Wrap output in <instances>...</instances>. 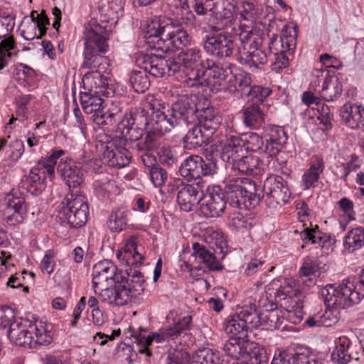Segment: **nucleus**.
I'll return each instance as SVG.
<instances>
[{"label": "nucleus", "instance_id": "f257e3e1", "mask_svg": "<svg viewBox=\"0 0 364 364\" xmlns=\"http://www.w3.org/2000/svg\"><path fill=\"white\" fill-rule=\"evenodd\" d=\"M117 257L124 263L127 281H120L114 284L113 288L109 284L99 287L100 296L103 301L123 306L132 301V298L141 295L144 291V279L141 272L136 269L142 264L143 256L136 251V245L132 240L119 250Z\"/></svg>", "mask_w": 364, "mask_h": 364}, {"label": "nucleus", "instance_id": "f03ea898", "mask_svg": "<svg viewBox=\"0 0 364 364\" xmlns=\"http://www.w3.org/2000/svg\"><path fill=\"white\" fill-rule=\"evenodd\" d=\"M145 38L149 46L164 53H177L166 60L167 68L173 75L179 72L182 65V26L173 20L156 18L148 23L144 31ZM171 75V73H169Z\"/></svg>", "mask_w": 364, "mask_h": 364}, {"label": "nucleus", "instance_id": "7ed1b4c3", "mask_svg": "<svg viewBox=\"0 0 364 364\" xmlns=\"http://www.w3.org/2000/svg\"><path fill=\"white\" fill-rule=\"evenodd\" d=\"M85 50L82 66L95 70L94 72H105L108 66V59L101 53L108 50V34L107 30L95 19L85 25Z\"/></svg>", "mask_w": 364, "mask_h": 364}, {"label": "nucleus", "instance_id": "20e7f679", "mask_svg": "<svg viewBox=\"0 0 364 364\" xmlns=\"http://www.w3.org/2000/svg\"><path fill=\"white\" fill-rule=\"evenodd\" d=\"M171 95H176L178 98L173 103L170 110V117L162 112L153 111L148 121L147 133L145 137L146 149H151L154 147V142L164 133L169 132L171 128L178 127L182 121V104L180 98L181 92L180 87H173L170 90Z\"/></svg>", "mask_w": 364, "mask_h": 364}, {"label": "nucleus", "instance_id": "39448f33", "mask_svg": "<svg viewBox=\"0 0 364 364\" xmlns=\"http://www.w3.org/2000/svg\"><path fill=\"white\" fill-rule=\"evenodd\" d=\"M256 183L247 178H237L228 180L225 183L223 193L228 204L237 209L255 207L262 199L258 193Z\"/></svg>", "mask_w": 364, "mask_h": 364}, {"label": "nucleus", "instance_id": "423d86ee", "mask_svg": "<svg viewBox=\"0 0 364 364\" xmlns=\"http://www.w3.org/2000/svg\"><path fill=\"white\" fill-rule=\"evenodd\" d=\"M205 247L198 242L193 245L194 254L203 260L206 267L211 271H219L223 267L220 262L227 253L226 238L222 231L208 228L205 235Z\"/></svg>", "mask_w": 364, "mask_h": 364}, {"label": "nucleus", "instance_id": "0eeeda50", "mask_svg": "<svg viewBox=\"0 0 364 364\" xmlns=\"http://www.w3.org/2000/svg\"><path fill=\"white\" fill-rule=\"evenodd\" d=\"M356 279L347 278L336 286L328 284L321 289V296L328 308L346 309L358 304L364 296L360 291Z\"/></svg>", "mask_w": 364, "mask_h": 364}, {"label": "nucleus", "instance_id": "6e6552de", "mask_svg": "<svg viewBox=\"0 0 364 364\" xmlns=\"http://www.w3.org/2000/svg\"><path fill=\"white\" fill-rule=\"evenodd\" d=\"M239 42L237 52L244 65L259 68L267 62V55L262 47L263 40L252 30L242 31L239 33Z\"/></svg>", "mask_w": 364, "mask_h": 364}, {"label": "nucleus", "instance_id": "1a4fd4ad", "mask_svg": "<svg viewBox=\"0 0 364 364\" xmlns=\"http://www.w3.org/2000/svg\"><path fill=\"white\" fill-rule=\"evenodd\" d=\"M299 291L293 289L291 286H281L274 294V301H268L265 299L262 306L265 309L262 311L261 325H264L267 329L279 328L282 323L281 311L278 309V304L282 306V301L291 300L294 296H297Z\"/></svg>", "mask_w": 364, "mask_h": 364}, {"label": "nucleus", "instance_id": "9d476101", "mask_svg": "<svg viewBox=\"0 0 364 364\" xmlns=\"http://www.w3.org/2000/svg\"><path fill=\"white\" fill-rule=\"evenodd\" d=\"M262 191L259 190L258 193L264 198L266 205L272 209L287 203L291 195L287 181L277 174L270 175L264 180Z\"/></svg>", "mask_w": 364, "mask_h": 364}, {"label": "nucleus", "instance_id": "9b49d317", "mask_svg": "<svg viewBox=\"0 0 364 364\" xmlns=\"http://www.w3.org/2000/svg\"><path fill=\"white\" fill-rule=\"evenodd\" d=\"M205 75L200 50L196 47L183 49V88H199Z\"/></svg>", "mask_w": 364, "mask_h": 364}, {"label": "nucleus", "instance_id": "f8f14e48", "mask_svg": "<svg viewBox=\"0 0 364 364\" xmlns=\"http://www.w3.org/2000/svg\"><path fill=\"white\" fill-rule=\"evenodd\" d=\"M217 153L207 154L205 160L198 155H188L183 161V179L194 181L202 176L213 175L218 169Z\"/></svg>", "mask_w": 364, "mask_h": 364}, {"label": "nucleus", "instance_id": "ddd939ff", "mask_svg": "<svg viewBox=\"0 0 364 364\" xmlns=\"http://www.w3.org/2000/svg\"><path fill=\"white\" fill-rule=\"evenodd\" d=\"M65 205L60 212V218L72 228H80L87 220L89 208L85 197L81 195H67Z\"/></svg>", "mask_w": 364, "mask_h": 364}, {"label": "nucleus", "instance_id": "4468645a", "mask_svg": "<svg viewBox=\"0 0 364 364\" xmlns=\"http://www.w3.org/2000/svg\"><path fill=\"white\" fill-rule=\"evenodd\" d=\"M239 35L228 32H221L212 36H207L203 47L207 53L218 58L230 57L235 48L240 45Z\"/></svg>", "mask_w": 364, "mask_h": 364}, {"label": "nucleus", "instance_id": "2eb2a0df", "mask_svg": "<svg viewBox=\"0 0 364 364\" xmlns=\"http://www.w3.org/2000/svg\"><path fill=\"white\" fill-rule=\"evenodd\" d=\"M167 319L169 322L171 321V323L168 328L161 329L160 332L154 333L148 337L137 333L132 335L135 338L136 342L144 346V348L139 350L141 353H146L148 356H151V353L147 349V347L151 345L154 340L159 343L168 338L173 340L181 335L182 332V318L171 312L167 316Z\"/></svg>", "mask_w": 364, "mask_h": 364}, {"label": "nucleus", "instance_id": "dca6fc26", "mask_svg": "<svg viewBox=\"0 0 364 364\" xmlns=\"http://www.w3.org/2000/svg\"><path fill=\"white\" fill-rule=\"evenodd\" d=\"M117 267L108 260L100 261L94 265L92 269V284L95 294L99 287L112 283L127 281V277L117 273Z\"/></svg>", "mask_w": 364, "mask_h": 364}, {"label": "nucleus", "instance_id": "f3484780", "mask_svg": "<svg viewBox=\"0 0 364 364\" xmlns=\"http://www.w3.org/2000/svg\"><path fill=\"white\" fill-rule=\"evenodd\" d=\"M57 171L68 186L69 195H80V187L84 182L82 170L71 159H62L57 166Z\"/></svg>", "mask_w": 364, "mask_h": 364}, {"label": "nucleus", "instance_id": "a211bd4d", "mask_svg": "<svg viewBox=\"0 0 364 364\" xmlns=\"http://www.w3.org/2000/svg\"><path fill=\"white\" fill-rule=\"evenodd\" d=\"M36 325L28 320H16L11 324L8 331L9 339L18 346L33 347V339Z\"/></svg>", "mask_w": 364, "mask_h": 364}, {"label": "nucleus", "instance_id": "6ab92c4d", "mask_svg": "<svg viewBox=\"0 0 364 364\" xmlns=\"http://www.w3.org/2000/svg\"><path fill=\"white\" fill-rule=\"evenodd\" d=\"M135 62L139 68L155 77H163L167 68L166 60L152 53L137 54Z\"/></svg>", "mask_w": 364, "mask_h": 364}, {"label": "nucleus", "instance_id": "aec40b11", "mask_svg": "<svg viewBox=\"0 0 364 364\" xmlns=\"http://www.w3.org/2000/svg\"><path fill=\"white\" fill-rule=\"evenodd\" d=\"M101 142V151L104 159H107L110 166L122 168L128 165L131 161V154L125 148L117 146L114 141Z\"/></svg>", "mask_w": 364, "mask_h": 364}, {"label": "nucleus", "instance_id": "412c9836", "mask_svg": "<svg viewBox=\"0 0 364 364\" xmlns=\"http://www.w3.org/2000/svg\"><path fill=\"white\" fill-rule=\"evenodd\" d=\"M205 199V204L202 205L201 210L206 217L217 218L224 212L228 202L219 186H213Z\"/></svg>", "mask_w": 364, "mask_h": 364}, {"label": "nucleus", "instance_id": "4be33fe9", "mask_svg": "<svg viewBox=\"0 0 364 364\" xmlns=\"http://www.w3.org/2000/svg\"><path fill=\"white\" fill-rule=\"evenodd\" d=\"M26 213L25 200L19 197H9L2 210L3 220L11 225L22 223Z\"/></svg>", "mask_w": 364, "mask_h": 364}, {"label": "nucleus", "instance_id": "5701e85b", "mask_svg": "<svg viewBox=\"0 0 364 364\" xmlns=\"http://www.w3.org/2000/svg\"><path fill=\"white\" fill-rule=\"evenodd\" d=\"M288 136L284 129L279 126L272 125L264 134V140L267 142L269 156L276 157L285 147Z\"/></svg>", "mask_w": 364, "mask_h": 364}, {"label": "nucleus", "instance_id": "b1692460", "mask_svg": "<svg viewBox=\"0 0 364 364\" xmlns=\"http://www.w3.org/2000/svg\"><path fill=\"white\" fill-rule=\"evenodd\" d=\"M148 119L143 114H136L130 117L126 121H123L119 127L121 132L127 140L137 141L144 134L145 129L147 130Z\"/></svg>", "mask_w": 364, "mask_h": 364}, {"label": "nucleus", "instance_id": "393cba45", "mask_svg": "<svg viewBox=\"0 0 364 364\" xmlns=\"http://www.w3.org/2000/svg\"><path fill=\"white\" fill-rule=\"evenodd\" d=\"M243 145L240 136L232 135L227 139L220 151H214L213 149L210 151L215 154L217 153V158L220 157L224 162L231 166L236 159L245 154Z\"/></svg>", "mask_w": 364, "mask_h": 364}, {"label": "nucleus", "instance_id": "a878e982", "mask_svg": "<svg viewBox=\"0 0 364 364\" xmlns=\"http://www.w3.org/2000/svg\"><path fill=\"white\" fill-rule=\"evenodd\" d=\"M342 121L351 129L364 127V107L346 103L340 109Z\"/></svg>", "mask_w": 364, "mask_h": 364}, {"label": "nucleus", "instance_id": "bb28decb", "mask_svg": "<svg viewBox=\"0 0 364 364\" xmlns=\"http://www.w3.org/2000/svg\"><path fill=\"white\" fill-rule=\"evenodd\" d=\"M318 88H315V91L320 93L322 98L326 101H333L338 99L343 92V85L337 77H326L322 82L320 89V82L318 80L314 82Z\"/></svg>", "mask_w": 364, "mask_h": 364}, {"label": "nucleus", "instance_id": "cd10ccee", "mask_svg": "<svg viewBox=\"0 0 364 364\" xmlns=\"http://www.w3.org/2000/svg\"><path fill=\"white\" fill-rule=\"evenodd\" d=\"M240 138L244 144L245 151L256 152L263 156L270 157L269 146L264 136L262 137L255 132H247L240 136Z\"/></svg>", "mask_w": 364, "mask_h": 364}, {"label": "nucleus", "instance_id": "c85d7f7f", "mask_svg": "<svg viewBox=\"0 0 364 364\" xmlns=\"http://www.w3.org/2000/svg\"><path fill=\"white\" fill-rule=\"evenodd\" d=\"M263 105L247 103L242 109L244 124L250 129L259 128L264 121Z\"/></svg>", "mask_w": 364, "mask_h": 364}, {"label": "nucleus", "instance_id": "c756f323", "mask_svg": "<svg viewBox=\"0 0 364 364\" xmlns=\"http://www.w3.org/2000/svg\"><path fill=\"white\" fill-rule=\"evenodd\" d=\"M236 314L248 330L257 328L261 325L262 311L258 310L255 303L250 302L242 306Z\"/></svg>", "mask_w": 364, "mask_h": 364}, {"label": "nucleus", "instance_id": "7c9ffc66", "mask_svg": "<svg viewBox=\"0 0 364 364\" xmlns=\"http://www.w3.org/2000/svg\"><path fill=\"white\" fill-rule=\"evenodd\" d=\"M251 82V77L248 73L235 68V70H230L227 82L231 90L243 97Z\"/></svg>", "mask_w": 364, "mask_h": 364}, {"label": "nucleus", "instance_id": "2f4dec72", "mask_svg": "<svg viewBox=\"0 0 364 364\" xmlns=\"http://www.w3.org/2000/svg\"><path fill=\"white\" fill-rule=\"evenodd\" d=\"M109 78L104 76L102 73L92 72L85 75L83 79L84 84L90 85V89H93L94 92L102 96L109 97L113 93L112 88L109 87Z\"/></svg>", "mask_w": 364, "mask_h": 364}, {"label": "nucleus", "instance_id": "473e14b6", "mask_svg": "<svg viewBox=\"0 0 364 364\" xmlns=\"http://www.w3.org/2000/svg\"><path fill=\"white\" fill-rule=\"evenodd\" d=\"M186 364H220V359L208 348L199 349L191 353L183 348V360Z\"/></svg>", "mask_w": 364, "mask_h": 364}, {"label": "nucleus", "instance_id": "72a5a7b5", "mask_svg": "<svg viewBox=\"0 0 364 364\" xmlns=\"http://www.w3.org/2000/svg\"><path fill=\"white\" fill-rule=\"evenodd\" d=\"M300 237L303 242L318 245L321 247H328L336 241L334 237L321 232L318 225L315 228H304L300 232Z\"/></svg>", "mask_w": 364, "mask_h": 364}, {"label": "nucleus", "instance_id": "f704fd0d", "mask_svg": "<svg viewBox=\"0 0 364 364\" xmlns=\"http://www.w3.org/2000/svg\"><path fill=\"white\" fill-rule=\"evenodd\" d=\"M260 160L257 156H244L236 159L231 164V168L247 175H257L259 172Z\"/></svg>", "mask_w": 364, "mask_h": 364}, {"label": "nucleus", "instance_id": "c9c22d12", "mask_svg": "<svg viewBox=\"0 0 364 364\" xmlns=\"http://www.w3.org/2000/svg\"><path fill=\"white\" fill-rule=\"evenodd\" d=\"M202 196L199 181H194L191 184H186L183 182V211L190 212L196 208Z\"/></svg>", "mask_w": 364, "mask_h": 364}, {"label": "nucleus", "instance_id": "e433bc0d", "mask_svg": "<svg viewBox=\"0 0 364 364\" xmlns=\"http://www.w3.org/2000/svg\"><path fill=\"white\" fill-rule=\"evenodd\" d=\"M353 348L350 341L346 337H341L331 354L332 360L336 364H348L354 356L351 353ZM358 360V358H355Z\"/></svg>", "mask_w": 364, "mask_h": 364}, {"label": "nucleus", "instance_id": "4c0bfd02", "mask_svg": "<svg viewBox=\"0 0 364 364\" xmlns=\"http://www.w3.org/2000/svg\"><path fill=\"white\" fill-rule=\"evenodd\" d=\"M197 117V124L205 130L210 131L211 134L215 132L221 124V117L212 107H202Z\"/></svg>", "mask_w": 364, "mask_h": 364}, {"label": "nucleus", "instance_id": "58836bf2", "mask_svg": "<svg viewBox=\"0 0 364 364\" xmlns=\"http://www.w3.org/2000/svg\"><path fill=\"white\" fill-rule=\"evenodd\" d=\"M248 343L242 338H230L223 344L222 349L224 353L232 358L239 360L240 357L248 354Z\"/></svg>", "mask_w": 364, "mask_h": 364}, {"label": "nucleus", "instance_id": "ea45409f", "mask_svg": "<svg viewBox=\"0 0 364 364\" xmlns=\"http://www.w3.org/2000/svg\"><path fill=\"white\" fill-rule=\"evenodd\" d=\"M80 103L84 112L87 114H96L104 106V101L97 92L89 89L88 92H80Z\"/></svg>", "mask_w": 364, "mask_h": 364}, {"label": "nucleus", "instance_id": "a19ab883", "mask_svg": "<svg viewBox=\"0 0 364 364\" xmlns=\"http://www.w3.org/2000/svg\"><path fill=\"white\" fill-rule=\"evenodd\" d=\"M198 97L196 94L183 95V120L187 124L196 122L202 107L198 104Z\"/></svg>", "mask_w": 364, "mask_h": 364}, {"label": "nucleus", "instance_id": "79ce46f5", "mask_svg": "<svg viewBox=\"0 0 364 364\" xmlns=\"http://www.w3.org/2000/svg\"><path fill=\"white\" fill-rule=\"evenodd\" d=\"M223 328L227 333L232 334L233 338H242L243 339L247 337L249 331L241 318H237L236 313L225 321Z\"/></svg>", "mask_w": 364, "mask_h": 364}, {"label": "nucleus", "instance_id": "37998d69", "mask_svg": "<svg viewBox=\"0 0 364 364\" xmlns=\"http://www.w3.org/2000/svg\"><path fill=\"white\" fill-rule=\"evenodd\" d=\"M324 164L321 159H318L316 164L311 165L302 176V187L307 190L315 186L318 181L320 174L323 171Z\"/></svg>", "mask_w": 364, "mask_h": 364}, {"label": "nucleus", "instance_id": "c03bdc74", "mask_svg": "<svg viewBox=\"0 0 364 364\" xmlns=\"http://www.w3.org/2000/svg\"><path fill=\"white\" fill-rule=\"evenodd\" d=\"M208 78L206 80H203V83L206 82L208 86H212L215 90L216 92L223 89V87H220L222 85V82H228V80L230 76V73L228 74V70H225L219 65H217L214 68L208 73Z\"/></svg>", "mask_w": 364, "mask_h": 364}, {"label": "nucleus", "instance_id": "a18cd8bd", "mask_svg": "<svg viewBox=\"0 0 364 364\" xmlns=\"http://www.w3.org/2000/svg\"><path fill=\"white\" fill-rule=\"evenodd\" d=\"M127 224V210L118 208L111 213L108 220V228L112 232L122 231Z\"/></svg>", "mask_w": 364, "mask_h": 364}, {"label": "nucleus", "instance_id": "49530a36", "mask_svg": "<svg viewBox=\"0 0 364 364\" xmlns=\"http://www.w3.org/2000/svg\"><path fill=\"white\" fill-rule=\"evenodd\" d=\"M204 141L201 127L193 124L183 137V148L192 149L200 146Z\"/></svg>", "mask_w": 364, "mask_h": 364}, {"label": "nucleus", "instance_id": "de8ad7c7", "mask_svg": "<svg viewBox=\"0 0 364 364\" xmlns=\"http://www.w3.org/2000/svg\"><path fill=\"white\" fill-rule=\"evenodd\" d=\"M364 245V228H356L350 230L345 237V247L353 252Z\"/></svg>", "mask_w": 364, "mask_h": 364}, {"label": "nucleus", "instance_id": "09e8293b", "mask_svg": "<svg viewBox=\"0 0 364 364\" xmlns=\"http://www.w3.org/2000/svg\"><path fill=\"white\" fill-rule=\"evenodd\" d=\"M272 93V90L268 87H264L259 85H251L243 95L244 97H248L247 103H257L263 105L264 100Z\"/></svg>", "mask_w": 364, "mask_h": 364}, {"label": "nucleus", "instance_id": "8fccbe9b", "mask_svg": "<svg viewBox=\"0 0 364 364\" xmlns=\"http://www.w3.org/2000/svg\"><path fill=\"white\" fill-rule=\"evenodd\" d=\"M129 82L136 92H144L150 86L147 73L143 70H133L130 74Z\"/></svg>", "mask_w": 364, "mask_h": 364}, {"label": "nucleus", "instance_id": "3c124183", "mask_svg": "<svg viewBox=\"0 0 364 364\" xmlns=\"http://www.w3.org/2000/svg\"><path fill=\"white\" fill-rule=\"evenodd\" d=\"M92 117L93 121L98 125L112 126L117 119H119L120 114L118 112L106 109L103 106L100 111L92 114Z\"/></svg>", "mask_w": 364, "mask_h": 364}, {"label": "nucleus", "instance_id": "603ef678", "mask_svg": "<svg viewBox=\"0 0 364 364\" xmlns=\"http://www.w3.org/2000/svg\"><path fill=\"white\" fill-rule=\"evenodd\" d=\"M299 273L301 275L304 277H309L312 275H318L321 273L318 260L317 258L306 257L300 267Z\"/></svg>", "mask_w": 364, "mask_h": 364}, {"label": "nucleus", "instance_id": "864d4df0", "mask_svg": "<svg viewBox=\"0 0 364 364\" xmlns=\"http://www.w3.org/2000/svg\"><path fill=\"white\" fill-rule=\"evenodd\" d=\"M290 354L291 355V364H323L321 360H318L316 358L315 355L309 353L308 350Z\"/></svg>", "mask_w": 364, "mask_h": 364}, {"label": "nucleus", "instance_id": "5fc2aeb1", "mask_svg": "<svg viewBox=\"0 0 364 364\" xmlns=\"http://www.w3.org/2000/svg\"><path fill=\"white\" fill-rule=\"evenodd\" d=\"M16 46L14 39L12 36L8 37L0 42V70L7 65L6 60V54L8 57L11 56L10 50H13Z\"/></svg>", "mask_w": 364, "mask_h": 364}, {"label": "nucleus", "instance_id": "6e6d98bb", "mask_svg": "<svg viewBox=\"0 0 364 364\" xmlns=\"http://www.w3.org/2000/svg\"><path fill=\"white\" fill-rule=\"evenodd\" d=\"M304 323L309 327H328L333 323V321L329 318L328 314L325 312L322 315L317 314L314 316H309Z\"/></svg>", "mask_w": 364, "mask_h": 364}, {"label": "nucleus", "instance_id": "4d7b16f0", "mask_svg": "<svg viewBox=\"0 0 364 364\" xmlns=\"http://www.w3.org/2000/svg\"><path fill=\"white\" fill-rule=\"evenodd\" d=\"M16 315L13 309L9 306H1L0 308V328L10 327Z\"/></svg>", "mask_w": 364, "mask_h": 364}, {"label": "nucleus", "instance_id": "13d9d810", "mask_svg": "<svg viewBox=\"0 0 364 364\" xmlns=\"http://www.w3.org/2000/svg\"><path fill=\"white\" fill-rule=\"evenodd\" d=\"M318 116V119L323 124L326 129L332 127V121L333 120V114L331 112L330 108L322 105L317 108Z\"/></svg>", "mask_w": 364, "mask_h": 364}, {"label": "nucleus", "instance_id": "bf43d9fd", "mask_svg": "<svg viewBox=\"0 0 364 364\" xmlns=\"http://www.w3.org/2000/svg\"><path fill=\"white\" fill-rule=\"evenodd\" d=\"M150 177L156 187L164 185L167 178L166 171L159 166H153L150 169Z\"/></svg>", "mask_w": 364, "mask_h": 364}, {"label": "nucleus", "instance_id": "052dcab7", "mask_svg": "<svg viewBox=\"0 0 364 364\" xmlns=\"http://www.w3.org/2000/svg\"><path fill=\"white\" fill-rule=\"evenodd\" d=\"M282 31L283 33L280 38L282 50L287 52L289 54H291L296 48V35L295 34L294 36H288L284 33V29L282 30Z\"/></svg>", "mask_w": 364, "mask_h": 364}, {"label": "nucleus", "instance_id": "680f3d73", "mask_svg": "<svg viewBox=\"0 0 364 364\" xmlns=\"http://www.w3.org/2000/svg\"><path fill=\"white\" fill-rule=\"evenodd\" d=\"M250 364H268L269 357L264 348H255L250 356Z\"/></svg>", "mask_w": 364, "mask_h": 364}, {"label": "nucleus", "instance_id": "e2e57ef3", "mask_svg": "<svg viewBox=\"0 0 364 364\" xmlns=\"http://www.w3.org/2000/svg\"><path fill=\"white\" fill-rule=\"evenodd\" d=\"M242 11H240V18L243 20L252 21L255 19V16L257 14L255 10V4L252 1L242 2Z\"/></svg>", "mask_w": 364, "mask_h": 364}, {"label": "nucleus", "instance_id": "0e129e2a", "mask_svg": "<svg viewBox=\"0 0 364 364\" xmlns=\"http://www.w3.org/2000/svg\"><path fill=\"white\" fill-rule=\"evenodd\" d=\"M41 173L40 167H33L31 170L29 175L22 181L23 186L26 185V183H38V185L42 184L45 179H43Z\"/></svg>", "mask_w": 364, "mask_h": 364}, {"label": "nucleus", "instance_id": "69168bd1", "mask_svg": "<svg viewBox=\"0 0 364 364\" xmlns=\"http://www.w3.org/2000/svg\"><path fill=\"white\" fill-rule=\"evenodd\" d=\"M50 337L48 335L45 331L38 329L36 326V329H34L33 333V347H34L36 344L38 345H46L50 343Z\"/></svg>", "mask_w": 364, "mask_h": 364}, {"label": "nucleus", "instance_id": "338daca9", "mask_svg": "<svg viewBox=\"0 0 364 364\" xmlns=\"http://www.w3.org/2000/svg\"><path fill=\"white\" fill-rule=\"evenodd\" d=\"M287 52L281 50L279 53H275L274 55V64L273 65V70L282 69L288 66L289 58L287 55Z\"/></svg>", "mask_w": 364, "mask_h": 364}, {"label": "nucleus", "instance_id": "774afa93", "mask_svg": "<svg viewBox=\"0 0 364 364\" xmlns=\"http://www.w3.org/2000/svg\"><path fill=\"white\" fill-rule=\"evenodd\" d=\"M291 355L287 351L279 350L274 355L271 364H291Z\"/></svg>", "mask_w": 364, "mask_h": 364}]
</instances>
